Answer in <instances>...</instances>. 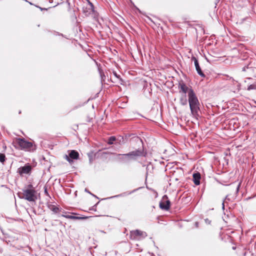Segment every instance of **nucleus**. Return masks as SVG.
<instances>
[{
  "label": "nucleus",
  "instance_id": "1",
  "mask_svg": "<svg viewBox=\"0 0 256 256\" xmlns=\"http://www.w3.org/2000/svg\"><path fill=\"white\" fill-rule=\"evenodd\" d=\"M188 100L192 115L194 116H198L200 104L198 97L192 89H190L188 90Z\"/></svg>",
  "mask_w": 256,
  "mask_h": 256
},
{
  "label": "nucleus",
  "instance_id": "2",
  "mask_svg": "<svg viewBox=\"0 0 256 256\" xmlns=\"http://www.w3.org/2000/svg\"><path fill=\"white\" fill-rule=\"evenodd\" d=\"M16 143L17 144L21 150L26 152H32L34 151L36 148V146L32 142L26 140L24 138H18L16 140Z\"/></svg>",
  "mask_w": 256,
  "mask_h": 256
},
{
  "label": "nucleus",
  "instance_id": "3",
  "mask_svg": "<svg viewBox=\"0 0 256 256\" xmlns=\"http://www.w3.org/2000/svg\"><path fill=\"white\" fill-rule=\"evenodd\" d=\"M20 198L24 199L30 202H34L37 199L36 190H22V192L18 194Z\"/></svg>",
  "mask_w": 256,
  "mask_h": 256
},
{
  "label": "nucleus",
  "instance_id": "4",
  "mask_svg": "<svg viewBox=\"0 0 256 256\" xmlns=\"http://www.w3.org/2000/svg\"><path fill=\"white\" fill-rule=\"evenodd\" d=\"M147 234L145 232L141 231L138 230H132L130 233V238L134 240H140L145 238Z\"/></svg>",
  "mask_w": 256,
  "mask_h": 256
},
{
  "label": "nucleus",
  "instance_id": "5",
  "mask_svg": "<svg viewBox=\"0 0 256 256\" xmlns=\"http://www.w3.org/2000/svg\"><path fill=\"white\" fill-rule=\"evenodd\" d=\"M125 156H128L130 161L132 160H135L138 156H145V155L144 154L143 149H138L128 154H126Z\"/></svg>",
  "mask_w": 256,
  "mask_h": 256
},
{
  "label": "nucleus",
  "instance_id": "6",
  "mask_svg": "<svg viewBox=\"0 0 256 256\" xmlns=\"http://www.w3.org/2000/svg\"><path fill=\"white\" fill-rule=\"evenodd\" d=\"M32 170V166L28 163L26 164L24 166L19 168L18 170V172L22 176L24 174H30Z\"/></svg>",
  "mask_w": 256,
  "mask_h": 256
},
{
  "label": "nucleus",
  "instance_id": "7",
  "mask_svg": "<svg viewBox=\"0 0 256 256\" xmlns=\"http://www.w3.org/2000/svg\"><path fill=\"white\" fill-rule=\"evenodd\" d=\"M82 11L86 16H89L94 12V6L89 0H88V4L83 7Z\"/></svg>",
  "mask_w": 256,
  "mask_h": 256
},
{
  "label": "nucleus",
  "instance_id": "8",
  "mask_svg": "<svg viewBox=\"0 0 256 256\" xmlns=\"http://www.w3.org/2000/svg\"><path fill=\"white\" fill-rule=\"evenodd\" d=\"M170 202L168 200V198L166 195H164L162 197V201L160 203V207L161 209L164 210H168L170 208Z\"/></svg>",
  "mask_w": 256,
  "mask_h": 256
},
{
  "label": "nucleus",
  "instance_id": "9",
  "mask_svg": "<svg viewBox=\"0 0 256 256\" xmlns=\"http://www.w3.org/2000/svg\"><path fill=\"white\" fill-rule=\"evenodd\" d=\"M78 152L75 150H71L68 156H65L66 159L70 162H72V160H77L78 158Z\"/></svg>",
  "mask_w": 256,
  "mask_h": 256
},
{
  "label": "nucleus",
  "instance_id": "10",
  "mask_svg": "<svg viewBox=\"0 0 256 256\" xmlns=\"http://www.w3.org/2000/svg\"><path fill=\"white\" fill-rule=\"evenodd\" d=\"M178 88L180 89L179 92L182 93V94H186V93L188 92V90L190 88H189L185 83L183 81H180L178 83Z\"/></svg>",
  "mask_w": 256,
  "mask_h": 256
},
{
  "label": "nucleus",
  "instance_id": "11",
  "mask_svg": "<svg viewBox=\"0 0 256 256\" xmlns=\"http://www.w3.org/2000/svg\"><path fill=\"white\" fill-rule=\"evenodd\" d=\"M118 159L122 162L126 163L130 162L128 156H126V154H116Z\"/></svg>",
  "mask_w": 256,
  "mask_h": 256
},
{
  "label": "nucleus",
  "instance_id": "12",
  "mask_svg": "<svg viewBox=\"0 0 256 256\" xmlns=\"http://www.w3.org/2000/svg\"><path fill=\"white\" fill-rule=\"evenodd\" d=\"M200 174L199 172H197L193 174V182L196 185L198 186L200 184Z\"/></svg>",
  "mask_w": 256,
  "mask_h": 256
},
{
  "label": "nucleus",
  "instance_id": "13",
  "mask_svg": "<svg viewBox=\"0 0 256 256\" xmlns=\"http://www.w3.org/2000/svg\"><path fill=\"white\" fill-rule=\"evenodd\" d=\"M196 67V70L198 72V74L202 77L204 78L206 76L205 74H204V72H202L201 68L199 65L198 62H196L194 64Z\"/></svg>",
  "mask_w": 256,
  "mask_h": 256
},
{
  "label": "nucleus",
  "instance_id": "14",
  "mask_svg": "<svg viewBox=\"0 0 256 256\" xmlns=\"http://www.w3.org/2000/svg\"><path fill=\"white\" fill-rule=\"evenodd\" d=\"M180 102L182 106L186 105L188 104V100L186 98V95L182 94L180 99Z\"/></svg>",
  "mask_w": 256,
  "mask_h": 256
},
{
  "label": "nucleus",
  "instance_id": "15",
  "mask_svg": "<svg viewBox=\"0 0 256 256\" xmlns=\"http://www.w3.org/2000/svg\"><path fill=\"white\" fill-rule=\"evenodd\" d=\"M135 190H134L133 191L130 192H124V193H122V194H120L114 196H111V197L110 198H114L121 197V196H126L127 195L131 194Z\"/></svg>",
  "mask_w": 256,
  "mask_h": 256
},
{
  "label": "nucleus",
  "instance_id": "16",
  "mask_svg": "<svg viewBox=\"0 0 256 256\" xmlns=\"http://www.w3.org/2000/svg\"><path fill=\"white\" fill-rule=\"evenodd\" d=\"M48 208L52 210L54 213L56 214L59 211V208L54 205L53 204H49L48 206Z\"/></svg>",
  "mask_w": 256,
  "mask_h": 256
},
{
  "label": "nucleus",
  "instance_id": "17",
  "mask_svg": "<svg viewBox=\"0 0 256 256\" xmlns=\"http://www.w3.org/2000/svg\"><path fill=\"white\" fill-rule=\"evenodd\" d=\"M116 140V138L114 136H112L108 138V144H112L114 143V142Z\"/></svg>",
  "mask_w": 256,
  "mask_h": 256
},
{
  "label": "nucleus",
  "instance_id": "18",
  "mask_svg": "<svg viewBox=\"0 0 256 256\" xmlns=\"http://www.w3.org/2000/svg\"><path fill=\"white\" fill-rule=\"evenodd\" d=\"M113 74L114 76L116 78H117L119 79L120 80V84H122L124 82V80L120 78V75L118 74L116 72H113Z\"/></svg>",
  "mask_w": 256,
  "mask_h": 256
},
{
  "label": "nucleus",
  "instance_id": "19",
  "mask_svg": "<svg viewBox=\"0 0 256 256\" xmlns=\"http://www.w3.org/2000/svg\"><path fill=\"white\" fill-rule=\"evenodd\" d=\"M256 82L252 84H250L248 86V90H256Z\"/></svg>",
  "mask_w": 256,
  "mask_h": 256
},
{
  "label": "nucleus",
  "instance_id": "20",
  "mask_svg": "<svg viewBox=\"0 0 256 256\" xmlns=\"http://www.w3.org/2000/svg\"><path fill=\"white\" fill-rule=\"evenodd\" d=\"M87 218V217L86 216H72V219L74 220H84Z\"/></svg>",
  "mask_w": 256,
  "mask_h": 256
},
{
  "label": "nucleus",
  "instance_id": "21",
  "mask_svg": "<svg viewBox=\"0 0 256 256\" xmlns=\"http://www.w3.org/2000/svg\"><path fill=\"white\" fill-rule=\"evenodd\" d=\"M23 190H32V191L36 190L34 187V186L31 184L28 185Z\"/></svg>",
  "mask_w": 256,
  "mask_h": 256
},
{
  "label": "nucleus",
  "instance_id": "22",
  "mask_svg": "<svg viewBox=\"0 0 256 256\" xmlns=\"http://www.w3.org/2000/svg\"><path fill=\"white\" fill-rule=\"evenodd\" d=\"M229 80H230L232 81V82L234 83V84H235L234 82H236V86H238V88L240 86V83H238V81L235 80L233 78H232V77H230Z\"/></svg>",
  "mask_w": 256,
  "mask_h": 256
},
{
  "label": "nucleus",
  "instance_id": "23",
  "mask_svg": "<svg viewBox=\"0 0 256 256\" xmlns=\"http://www.w3.org/2000/svg\"><path fill=\"white\" fill-rule=\"evenodd\" d=\"M6 160V156L4 154H0V162L2 163H3Z\"/></svg>",
  "mask_w": 256,
  "mask_h": 256
},
{
  "label": "nucleus",
  "instance_id": "24",
  "mask_svg": "<svg viewBox=\"0 0 256 256\" xmlns=\"http://www.w3.org/2000/svg\"><path fill=\"white\" fill-rule=\"evenodd\" d=\"M62 216L64 218H66L71 219V220L72 219V216H73L68 215V214H62Z\"/></svg>",
  "mask_w": 256,
  "mask_h": 256
},
{
  "label": "nucleus",
  "instance_id": "25",
  "mask_svg": "<svg viewBox=\"0 0 256 256\" xmlns=\"http://www.w3.org/2000/svg\"><path fill=\"white\" fill-rule=\"evenodd\" d=\"M192 60H193L194 62V64H196V62H197V63L198 62V59L194 56H192Z\"/></svg>",
  "mask_w": 256,
  "mask_h": 256
},
{
  "label": "nucleus",
  "instance_id": "26",
  "mask_svg": "<svg viewBox=\"0 0 256 256\" xmlns=\"http://www.w3.org/2000/svg\"><path fill=\"white\" fill-rule=\"evenodd\" d=\"M85 192L89 193L90 194H92V196H94L96 198H98L95 195L92 194L90 192L88 191V190L87 189V188H86L85 189Z\"/></svg>",
  "mask_w": 256,
  "mask_h": 256
},
{
  "label": "nucleus",
  "instance_id": "27",
  "mask_svg": "<svg viewBox=\"0 0 256 256\" xmlns=\"http://www.w3.org/2000/svg\"><path fill=\"white\" fill-rule=\"evenodd\" d=\"M204 220H205L206 223L207 224H210L211 222V221L208 218L205 219Z\"/></svg>",
  "mask_w": 256,
  "mask_h": 256
},
{
  "label": "nucleus",
  "instance_id": "28",
  "mask_svg": "<svg viewBox=\"0 0 256 256\" xmlns=\"http://www.w3.org/2000/svg\"><path fill=\"white\" fill-rule=\"evenodd\" d=\"M248 66H244V68H242V71H244V72H245V71H246V69H248Z\"/></svg>",
  "mask_w": 256,
  "mask_h": 256
},
{
  "label": "nucleus",
  "instance_id": "29",
  "mask_svg": "<svg viewBox=\"0 0 256 256\" xmlns=\"http://www.w3.org/2000/svg\"><path fill=\"white\" fill-rule=\"evenodd\" d=\"M37 6L38 8H39L41 10H47V9H46V8H41V7H40V6Z\"/></svg>",
  "mask_w": 256,
  "mask_h": 256
},
{
  "label": "nucleus",
  "instance_id": "30",
  "mask_svg": "<svg viewBox=\"0 0 256 256\" xmlns=\"http://www.w3.org/2000/svg\"><path fill=\"white\" fill-rule=\"evenodd\" d=\"M240 184H238V186H237V188H236V191H237V192H238V190H239V188H240Z\"/></svg>",
  "mask_w": 256,
  "mask_h": 256
},
{
  "label": "nucleus",
  "instance_id": "31",
  "mask_svg": "<svg viewBox=\"0 0 256 256\" xmlns=\"http://www.w3.org/2000/svg\"><path fill=\"white\" fill-rule=\"evenodd\" d=\"M44 193H45L46 194L48 195V191H47L46 188H45V190H44Z\"/></svg>",
  "mask_w": 256,
  "mask_h": 256
},
{
  "label": "nucleus",
  "instance_id": "32",
  "mask_svg": "<svg viewBox=\"0 0 256 256\" xmlns=\"http://www.w3.org/2000/svg\"><path fill=\"white\" fill-rule=\"evenodd\" d=\"M195 226L196 228H198V222H196L195 223Z\"/></svg>",
  "mask_w": 256,
  "mask_h": 256
},
{
  "label": "nucleus",
  "instance_id": "33",
  "mask_svg": "<svg viewBox=\"0 0 256 256\" xmlns=\"http://www.w3.org/2000/svg\"><path fill=\"white\" fill-rule=\"evenodd\" d=\"M222 208L224 209V202H222Z\"/></svg>",
  "mask_w": 256,
  "mask_h": 256
},
{
  "label": "nucleus",
  "instance_id": "34",
  "mask_svg": "<svg viewBox=\"0 0 256 256\" xmlns=\"http://www.w3.org/2000/svg\"><path fill=\"white\" fill-rule=\"evenodd\" d=\"M29 2V4H30V5H32V4H32V2Z\"/></svg>",
  "mask_w": 256,
  "mask_h": 256
}]
</instances>
